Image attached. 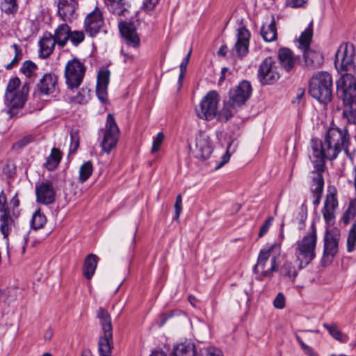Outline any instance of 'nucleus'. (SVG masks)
I'll return each instance as SVG.
<instances>
[{
  "label": "nucleus",
  "mask_w": 356,
  "mask_h": 356,
  "mask_svg": "<svg viewBox=\"0 0 356 356\" xmlns=\"http://www.w3.org/2000/svg\"><path fill=\"white\" fill-rule=\"evenodd\" d=\"M349 144L350 135L346 128L330 127L324 136L323 142L318 138L311 140L312 156L309 159L314 170L310 172V191L315 207L319 204L323 195L324 179L322 173L325 170V159L334 160L342 150L348 154Z\"/></svg>",
  "instance_id": "nucleus-1"
},
{
  "label": "nucleus",
  "mask_w": 356,
  "mask_h": 356,
  "mask_svg": "<svg viewBox=\"0 0 356 356\" xmlns=\"http://www.w3.org/2000/svg\"><path fill=\"white\" fill-rule=\"evenodd\" d=\"M333 79L326 71L315 73L309 81L308 92L311 97L323 104L332 99Z\"/></svg>",
  "instance_id": "nucleus-2"
},
{
  "label": "nucleus",
  "mask_w": 356,
  "mask_h": 356,
  "mask_svg": "<svg viewBox=\"0 0 356 356\" xmlns=\"http://www.w3.org/2000/svg\"><path fill=\"white\" fill-rule=\"evenodd\" d=\"M311 232L301 241L297 242L296 255L299 261V268L306 267L316 257V232L314 223L311 226Z\"/></svg>",
  "instance_id": "nucleus-3"
},
{
  "label": "nucleus",
  "mask_w": 356,
  "mask_h": 356,
  "mask_svg": "<svg viewBox=\"0 0 356 356\" xmlns=\"http://www.w3.org/2000/svg\"><path fill=\"white\" fill-rule=\"evenodd\" d=\"M341 238L340 232L337 229H325L324 236V247L321 264L323 266L330 264L339 251V242Z\"/></svg>",
  "instance_id": "nucleus-4"
},
{
  "label": "nucleus",
  "mask_w": 356,
  "mask_h": 356,
  "mask_svg": "<svg viewBox=\"0 0 356 356\" xmlns=\"http://www.w3.org/2000/svg\"><path fill=\"white\" fill-rule=\"evenodd\" d=\"M220 98L215 90L209 91L201 100L195 111L199 118L211 120L217 115L218 104Z\"/></svg>",
  "instance_id": "nucleus-5"
},
{
  "label": "nucleus",
  "mask_w": 356,
  "mask_h": 356,
  "mask_svg": "<svg viewBox=\"0 0 356 356\" xmlns=\"http://www.w3.org/2000/svg\"><path fill=\"white\" fill-rule=\"evenodd\" d=\"M243 19H238L237 23L239 25L236 29V41L231 50L234 56L242 58L249 52L250 40L251 33L243 24Z\"/></svg>",
  "instance_id": "nucleus-6"
},
{
  "label": "nucleus",
  "mask_w": 356,
  "mask_h": 356,
  "mask_svg": "<svg viewBox=\"0 0 356 356\" xmlns=\"http://www.w3.org/2000/svg\"><path fill=\"white\" fill-rule=\"evenodd\" d=\"M120 135V129L113 115L108 114L104 137L101 142L102 150L107 154L116 146Z\"/></svg>",
  "instance_id": "nucleus-7"
},
{
  "label": "nucleus",
  "mask_w": 356,
  "mask_h": 356,
  "mask_svg": "<svg viewBox=\"0 0 356 356\" xmlns=\"http://www.w3.org/2000/svg\"><path fill=\"white\" fill-rule=\"evenodd\" d=\"M252 92L251 83L247 80L241 81L238 86L229 92V100L232 107H242L250 98Z\"/></svg>",
  "instance_id": "nucleus-8"
},
{
  "label": "nucleus",
  "mask_w": 356,
  "mask_h": 356,
  "mask_svg": "<svg viewBox=\"0 0 356 356\" xmlns=\"http://www.w3.org/2000/svg\"><path fill=\"white\" fill-rule=\"evenodd\" d=\"M347 70L348 68H340L338 71L341 77L337 82V88L340 98L346 95L356 96V79L352 74L348 73Z\"/></svg>",
  "instance_id": "nucleus-9"
},
{
  "label": "nucleus",
  "mask_w": 356,
  "mask_h": 356,
  "mask_svg": "<svg viewBox=\"0 0 356 356\" xmlns=\"http://www.w3.org/2000/svg\"><path fill=\"white\" fill-rule=\"evenodd\" d=\"M276 246V243H274L270 245V247L268 250H261L259 252L257 262L256 265L253 268V271L254 273L258 274L261 273V275L264 277H269L270 276L271 273L274 271L277 270V258L276 257H273L271 260V266L269 269L265 270V265L266 263L268 261L270 253L272 250L274 249V248Z\"/></svg>",
  "instance_id": "nucleus-10"
},
{
  "label": "nucleus",
  "mask_w": 356,
  "mask_h": 356,
  "mask_svg": "<svg viewBox=\"0 0 356 356\" xmlns=\"http://www.w3.org/2000/svg\"><path fill=\"white\" fill-rule=\"evenodd\" d=\"M213 148L210 138L204 133L199 134L195 139V147L192 149L193 156L201 161L210 157Z\"/></svg>",
  "instance_id": "nucleus-11"
},
{
  "label": "nucleus",
  "mask_w": 356,
  "mask_h": 356,
  "mask_svg": "<svg viewBox=\"0 0 356 356\" xmlns=\"http://www.w3.org/2000/svg\"><path fill=\"white\" fill-rule=\"evenodd\" d=\"M104 24L102 11L97 6L84 19V29L90 37H95Z\"/></svg>",
  "instance_id": "nucleus-12"
},
{
  "label": "nucleus",
  "mask_w": 356,
  "mask_h": 356,
  "mask_svg": "<svg viewBox=\"0 0 356 356\" xmlns=\"http://www.w3.org/2000/svg\"><path fill=\"white\" fill-rule=\"evenodd\" d=\"M111 72L107 68H100L97 73L96 95L103 104L108 102V86L110 82Z\"/></svg>",
  "instance_id": "nucleus-13"
},
{
  "label": "nucleus",
  "mask_w": 356,
  "mask_h": 356,
  "mask_svg": "<svg viewBox=\"0 0 356 356\" xmlns=\"http://www.w3.org/2000/svg\"><path fill=\"white\" fill-rule=\"evenodd\" d=\"M78 0H58V13L63 21L71 22L76 19Z\"/></svg>",
  "instance_id": "nucleus-14"
},
{
  "label": "nucleus",
  "mask_w": 356,
  "mask_h": 356,
  "mask_svg": "<svg viewBox=\"0 0 356 356\" xmlns=\"http://www.w3.org/2000/svg\"><path fill=\"white\" fill-rule=\"evenodd\" d=\"M25 90H28L26 85L23 86L21 92H5V104L8 108V113H11L13 110L22 108L26 100Z\"/></svg>",
  "instance_id": "nucleus-15"
},
{
  "label": "nucleus",
  "mask_w": 356,
  "mask_h": 356,
  "mask_svg": "<svg viewBox=\"0 0 356 356\" xmlns=\"http://www.w3.org/2000/svg\"><path fill=\"white\" fill-rule=\"evenodd\" d=\"M37 202L43 204H52L55 200L56 192L50 182H42L35 188Z\"/></svg>",
  "instance_id": "nucleus-16"
},
{
  "label": "nucleus",
  "mask_w": 356,
  "mask_h": 356,
  "mask_svg": "<svg viewBox=\"0 0 356 356\" xmlns=\"http://www.w3.org/2000/svg\"><path fill=\"white\" fill-rule=\"evenodd\" d=\"M343 102L342 117L349 124L356 125V96L347 95L341 98Z\"/></svg>",
  "instance_id": "nucleus-17"
},
{
  "label": "nucleus",
  "mask_w": 356,
  "mask_h": 356,
  "mask_svg": "<svg viewBox=\"0 0 356 356\" xmlns=\"http://www.w3.org/2000/svg\"><path fill=\"white\" fill-rule=\"evenodd\" d=\"M86 68H65V78L67 88H78L83 81Z\"/></svg>",
  "instance_id": "nucleus-18"
},
{
  "label": "nucleus",
  "mask_w": 356,
  "mask_h": 356,
  "mask_svg": "<svg viewBox=\"0 0 356 356\" xmlns=\"http://www.w3.org/2000/svg\"><path fill=\"white\" fill-rule=\"evenodd\" d=\"M119 29L122 36L126 40L129 45L133 47H138L140 38L132 24L121 22L119 24Z\"/></svg>",
  "instance_id": "nucleus-19"
},
{
  "label": "nucleus",
  "mask_w": 356,
  "mask_h": 356,
  "mask_svg": "<svg viewBox=\"0 0 356 356\" xmlns=\"http://www.w3.org/2000/svg\"><path fill=\"white\" fill-rule=\"evenodd\" d=\"M56 44L57 42L53 37V34L48 31L44 32L39 40L40 56L42 58L49 56L54 51Z\"/></svg>",
  "instance_id": "nucleus-20"
},
{
  "label": "nucleus",
  "mask_w": 356,
  "mask_h": 356,
  "mask_svg": "<svg viewBox=\"0 0 356 356\" xmlns=\"http://www.w3.org/2000/svg\"><path fill=\"white\" fill-rule=\"evenodd\" d=\"M301 51L307 67H319L323 65L324 57L320 51L310 47Z\"/></svg>",
  "instance_id": "nucleus-21"
},
{
  "label": "nucleus",
  "mask_w": 356,
  "mask_h": 356,
  "mask_svg": "<svg viewBox=\"0 0 356 356\" xmlns=\"http://www.w3.org/2000/svg\"><path fill=\"white\" fill-rule=\"evenodd\" d=\"M57 84V76L53 74H45L37 85L42 95H49L54 92Z\"/></svg>",
  "instance_id": "nucleus-22"
},
{
  "label": "nucleus",
  "mask_w": 356,
  "mask_h": 356,
  "mask_svg": "<svg viewBox=\"0 0 356 356\" xmlns=\"http://www.w3.org/2000/svg\"><path fill=\"white\" fill-rule=\"evenodd\" d=\"M314 22L311 20L305 29L301 32L300 36L296 40L297 47L301 51L310 48L312 38L314 35Z\"/></svg>",
  "instance_id": "nucleus-23"
},
{
  "label": "nucleus",
  "mask_w": 356,
  "mask_h": 356,
  "mask_svg": "<svg viewBox=\"0 0 356 356\" xmlns=\"http://www.w3.org/2000/svg\"><path fill=\"white\" fill-rule=\"evenodd\" d=\"M70 32L71 28L67 23H62L56 28L53 37L56 42H57L58 46L63 48L67 44L70 36Z\"/></svg>",
  "instance_id": "nucleus-24"
},
{
  "label": "nucleus",
  "mask_w": 356,
  "mask_h": 356,
  "mask_svg": "<svg viewBox=\"0 0 356 356\" xmlns=\"http://www.w3.org/2000/svg\"><path fill=\"white\" fill-rule=\"evenodd\" d=\"M98 257L95 254H89L85 258L83 264V274L87 280H90L94 275L98 263Z\"/></svg>",
  "instance_id": "nucleus-25"
},
{
  "label": "nucleus",
  "mask_w": 356,
  "mask_h": 356,
  "mask_svg": "<svg viewBox=\"0 0 356 356\" xmlns=\"http://www.w3.org/2000/svg\"><path fill=\"white\" fill-rule=\"evenodd\" d=\"M276 70L277 68H259L258 76L261 84H273L277 81L280 75Z\"/></svg>",
  "instance_id": "nucleus-26"
},
{
  "label": "nucleus",
  "mask_w": 356,
  "mask_h": 356,
  "mask_svg": "<svg viewBox=\"0 0 356 356\" xmlns=\"http://www.w3.org/2000/svg\"><path fill=\"white\" fill-rule=\"evenodd\" d=\"M278 58L282 67H294L297 64L298 57L287 47H282L278 51Z\"/></svg>",
  "instance_id": "nucleus-27"
},
{
  "label": "nucleus",
  "mask_w": 356,
  "mask_h": 356,
  "mask_svg": "<svg viewBox=\"0 0 356 356\" xmlns=\"http://www.w3.org/2000/svg\"><path fill=\"white\" fill-rule=\"evenodd\" d=\"M113 348V334H103L99 339L98 351L99 356H111Z\"/></svg>",
  "instance_id": "nucleus-28"
},
{
  "label": "nucleus",
  "mask_w": 356,
  "mask_h": 356,
  "mask_svg": "<svg viewBox=\"0 0 356 356\" xmlns=\"http://www.w3.org/2000/svg\"><path fill=\"white\" fill-rule=\"evenodd\" d=\"M261 35L264 41L271 42L277 40V28L273 16L269 24H264L261 28Z\"/></svg>",
  "instance_id": "nucleus-29"
},
{
  "label": "nucleus",
  "mask_w": 356,
  "mask_h": 356,
  "mask_svg": "<svg viewBox=\"0 0 356 356\" xmlns=\"http://www.w3.org/2000/svg\"><path fill=\"white\" fill-rule=\"evenodd\" d=\"M97 315L104 334H113L111 317L108 312L103 307H100L97 310Z\"/></svg>",
  "instance_id": "nucleus-30"
},
{
  "label": "nucleus",
  "mask_w": 356,
  "mask_h": 356,
  "mask_svg": "<svg viewBox=\"0 0 356 356\" xmlns=\"http://www.w3.org/2000/svg\"><path fill=\"white\" fill-rule=\"evenodd\" d=\"M195 353L194 343L185 341L174 347L171 356H195Z\"/></svg>",
  "instance_id": "nucleus-31"
},
{
  "label": "nucleus",
  "mask_w": 356,
  "mask_h": 356,
  "mask_svg": "<svg viewBox=\"0 0 356 356\" xmlns=\"http://www.w3.org/2000/svg\"><path fill=\"white\" fill-rule=\"evenodd\" d=\"M238 108V107H232L229 99L224 101V106L219 112L217 111L216 118L221 122H226L232 118Z\"/></svg>",
  "instance_id": "nucleus-32"
},
{
  "label": "nucleus",
  "mask_w": 356,
  "mask_h": 356,
  "mask_svg": "<svg viewBox=\"0 0 356 356\" xmlns=\"http://www.w3.org/2000/svg\"><path fill=\"white\" fill-rule=\"evenodd\" d=\"M62 156V152L58 149L53 147L51 154L47 158L46 163H44L46 168L49 171L54 170L59 165Z\"/></svg>",
  "instance_id": "nucleus-33"
},
{
  "label": "nucleus",
  "mask_w": 356,
  "mask_h": 356,
  "mask_svg": "<svg viewBox=\"0 0 356 356\" xmlns=\"http://www.w3.org/2000/svg\"><path fill=\"white\" fill-rule=\"evenodd\" d=\"M323 327L326 329L329 334L337 341L341 343H345L348 341V337L339 330L336 323L328 324L325 323L323 324Z\"/></svg>",
  "instance_id": "nucleus-34"
},
{
  "label": "nucleus",
  "mask_w": 356,
  "mask_h": 356,
  "mask_svg": "<svg viewBox=\"0 0 356 356\" xmlns=\"http://www.w3.org/2000/svg\"><path fill=\"white\" fill-rule=\"evenodd\" d=\"M90 97V90L88 88H81L75 95L69 97L70 103L85 104Z\"/></svg>",
  "instance_id": "nucleus-35"
},
{
  "label": "nucleus",
  "mask_w": 356,
  "mask_h": 356,
  "mask_svg": "<svg viewBox=\"0 0 356 356\" xmlns=\"http://www.w3.org/2000/svg\"><path fill=\"white\" fill-rule=\"evenodd\" d=\"M97 65V61L96 58L93 55L90 54L86 56L83 61L79 60L76 58L68 60L65 67H86V65H90L92 67Z\"/></svg>",
  "instance_id": "nucleus-36"
},
{
  "label": "nucleus",
  "mask_w": 356,
  "mask_h": 356,
  "mask_svg": "<svg viewBox=\"0 0 356 356\" xmlns=\"http://www.w3.org/2000/svg\"><path fill=\"white\" fill-rule=\"evenodd\" d=\"M0 8L6 15L15 16L19 10L17 0H1Z\"/></svg>",
  "instance_id": "nucleus-37"
},
{
  "label": "nucleus",
  "mask_w": 356,
  "mask_h": 356,
  "mask_svg": "<svg viewBox=\"0 0 356 356\" xmlns=\"http://www.w3.org/2000/svg\"><path fill=\"white\" fill-rule=\"evenodd\" d=\"M93 166L90 161L83 163L79 168V181L82 184L84 183L91 176Z\"/></svg>",
  "instance_id": "nucleus-38"
},
{
  "label": "nucleus",
  "mask_w": 356,
  "mask_h": 356,
  "mask_svg": "<svg viewBox=\"0 0 356 356\" xmlns=\"http://www.w3.org/2000/svg\"><path fill=\"white\" fill-rule=\"evenodd\" d=\"M108 9L113 14L120 15L124 10L123 0H104Z\"/></svg>",
  "instance_id": "nucleus-39"
},
{
  "label": "nucleus",
  "mask_w": 356,
  "mask_h": 356,
  "mask_svg": "<svg viewBox=\"0 0 356 356\" xmlns=\"http://www.w3.org/2000/svg\"><path fill=\"white\" fill-rule=\"evenodd\" d=\"M356 250V220L353 223L347 238V251L352 252Z\"/></svg>",
  "instance_id": "nucleus-40"
},
{
  "label": "nucleus",
  "mask_w": 356,
  "mask_h": 356,
  "mask_svg": "<svg viewBox=\"0 0 356 356\" xmlns=\"http://www.w3.org/2000/svg\"><path fill=\"white\" fill-rule=\"evenodd\" d=\"M11 47L14 50L15 56L11 61L8 63L6 67H13L18 65L24 57L23 49L20 45L14 43L11 45Z\"/></svg>",
  "instance_id": "nucleus-41"
},
{
  "label": "nucleus",
  "mask_w": 356,
  "mask_h": 356,
  "mask_svg": "<svg viewBox=\"0 0 356 356\" xmlns=\"http://www.w3.org/2000/svg\"><path fill=\"white\" fill-rule=\"evenodd\" d=\"M46 222V216L40 210H38L33 215L31 224L33 229H38L42 228Z\"/></svg>",
  "instance_id": "nucleus-42"
},
{
  "label": "nucleus",
  "mask_w": 356,
  "mask_h": 356,
  "mask_svg": "<svg viewBox=\"0 0 356 356\" xmlns=\"http://www.w3.org/2000/svg\"><path fill=\"white\" fill-rule=\"evenodd\" d=\"M356 217V204L354 202H350L348 208L345 211L341 218L343 222L348 225L351 220Z\"/></svg>",
  "instance_id": "nucleus-43"
},
{
  "label": "nucleus",
  "mask_w": 356,
  "mask_h": 356,
  "mask_svg": "<svg viewBox=\"0 0 356 356\" xmlns=\"http://www.w3.org/2000/svg\"><path fill=\"white\" fill-rule=\"evenodd\" d=\"M0 232L3 236V238L5 239H7L11 230V224L13 222V219L11 217H0Z\"/></svg>",
  "instance_id": "nucleus-44"
},
{
  "label": "nucleus",
  "mask_w": 356,
  "mask_h": 356,
  "mask_svg": "<svg viewBox=\"0 0 356 356\" xmlns=\"http://www.w3.org/2000/svg\"><path fill=\"white\" fill-rule=\"evenodd\" d=\"M84 39L85 34L83 31L71 30L69 40L71 42L73 46H79L81 42H83Z\"/></svg>",
  "instance_id": "nucleus-45"
},
{
  "label": "nucleus",
  "mask_w": 356,
  "mask_h": 356,
  "mask_svg": "<svg viewBox=\"0 0 356 356\" xmlns=\"http://www.w3.org/2000/svg\"><path fill=\"white\" fill-rule=\"evenodd\" d=\"M338 206V201L334 193L327 194L323 209L334 211Z\"/></svg>",
  "instance_id": "nucleus-46"
},
{
  "label": "nucleus",
  "mask_w": 356,
  "mask_h": 356,
  "mask_svg": "<svg viewBox=\"0 0 356 356\" xmlns=\"http://www.w3.org/2000/svg\"><path fill=\"white\" fill-rule=\"evenodd\" d=\"M282 274L288 277H295L297 273L291 262L286 261L281 267Z\"/></svg>",
  "instance_id": "nucleus-47"
},
{
  "label": "nucleus",
  "mask_w": 356,
  "mask_h": 356,
  "mask_svg": "<svg viewBox=\"0 0 356 356\" xmlns=\"http://www.w3.org/2000/svg\"><path fill=\"white\" fill-rule=\"evenodd\" d=\"M307 218V206L302 204L300 207V211L297 217L298 221V229H303L305 228V223Z\"/></svg>",
  "instance_id": "nucleus-48"
},
{
  "label": "nucleus",
  "mask_w": 356,
  "mask_h": 356,
  "mask_svg": "<svg viewBox=\"0 0 356 356\" xmlns=\"http://www.w3.org/2000/svg\"><path fill=\"white\" fill-rule=\"evenodd\" d=\"M334 212V211L327 209L322 210L323 216L326 223V229H330V227L334 225L335 222V216Z\"/></svg>",
  "instance_id": "nucleus-49"
},
{
  "label": "nucleus",
  "mask_w": 356,
  "mask_h": 356,
  "mask_svg": "<svg viewBox=\"0 0 356 356\" xmlns=\"http://www.w3.org/2000/svg\"><path fill=\"white\" fill-rule=\"evenodd\" d=\"M20 85V80L17 77H15L10 79L6 90V92H21V90L19 89Z\"/></svg>",
  "instance_id": "nucleus-50"
},
{
  "label": "nucleus",
  "mask_w": 356,
  "mask_h": 356,
  "mask_svg": "<svg viewBox=\"0 0 356 356\" xmlns=\"http://www.w3.org/2000/svg\"><path fill=\"white\" fill-rule=\"evenodd\" d=\"M70 152L75 153L79 147V137L78 132L72 131L70 132Z\"/></svg>",
  "instance_id": "nucleus-51"
},
{
  "label": "nucleus",
  "mask_w": 356,
  "mask_h": 356,
  "mask_svg": "<svg viewBox=\"0 0 356 356\" xmlns=\"http://www.w3.org/2000/svg\"><path fill=\"white\" fill-rule=\"evenodd\" d=\"M159 3V0H143L141 9L147 13L151 12L155 9Z\"/></svg>",
  "instance_id": "nucleus-52"
},
{
  "label": "nucleus",
  "mask_w": 356,
  "mask_h": 356,
  "mask_svg": "<svg viewBox=\"0 0 356 356\" xmlns=\"http://www.w3.org/2000/svg\"><path fill=\"white\" fill-rule=\"evenodd\" d=\"M164 134L163 132H159L156 136V138L153 140L152 152L155 153L160 149V147L164 140Z\"/></svg>",
  "instance_id": "nucleus-53"
},
{
  "label": "nucleus",
  "mask_w": 356,
  "mask_h": 356,
  "mask_svg": "<svg viewBox=\"0 0 356 356\" xmlns=\"http://www.w3.org/2000/svg\"><path fill=\"white\" fill-rule=\"evenodd\" d=\"M175 216L173 220H178L180 214L182 211V197L181 194H179L176 197L175 203Z\"/></svg>",
  "instance_id": "nucleus-54"
},
{
  "label": "nucleus",
  "mask_w": 356,
  "mask_h": 356,
  "mask_svg": "<svg viewBox=\"0 0 356 356\" xmlns=\"http://www.w3.org/2000/svg\"><path fill=\"white\" fill-rule=\"evenodd\" d=\"M33 140H34V137L32 135L26 136L23 137L22 138H21L20 140H19L18 141H17L14 145V147H15V148L24 147L28 145L29 144H30L31 143H32L33 141Z\"/></svg>",
  "instance_id": "nucleus-55"
},
{
  "label": "nucleus",
  "mask_w": 356,
  "mask_h": 356,
  "mask_svg": "<svg viewBox=\"0 0 356 356\" xmlns=\"http://www.w3.org/2000/svg\"><path fill=\"white\" fill-rule=\"evenodd\" d=\"M273 221V217L270 216L268 217L264 222V223L262 225V226L260 227L259 232V237L261 238L263 236H264L268 231L270 227L272 225V222Z\"/></svg>",
  "instance_id": "nucleus-56"
},
{
  "label": "nucleus",
  "mask_w": 356,
  "mask_h": 356,
  "mask_svg": "<svg viewBox=\"0 0 356 356\" xmlns=\"http://www.w3.org/2000/svg\"><path fill=\"white\" fill-rule=\"evenodd\" d=\"M273 305L277 309H283L285 307V297L282 293H279L273 300Z\"/></svg>",
  "instance_id": "nucleus-57"
},
{
  "label": "nucleus",
  "mask_w": 356,
  "mask_h": 356,
  "mask_svg": "<svg viewBox=\"0 0 356 356\" xmlns=\"http://www.w3.org/2000/svg\"><path fill=\"white\" fill-rule=\"evenodd\" d=\"M307 1V0H286L285 5L292 8H301L305 6Z\"/></svg>",
  "instance_id": "nucleus-58"
},
{
  "label": "nucleus",
  "mask_w": 356,
  "mask_h": 356,
  "mask_svg": "<svg viewBox=\"0 0 356 356\" xmlns=\"http://www.w3.org/2000/svg\"><path fill=\"white\" fill-rule=\"evenodd\" d=\"M202 356H222L221 352L220 350L216 349L213 347H210L208 348H204L202 350Z\"/></svg>",
  "instance_id": "nucleus-59"
},
{
  "label": "nucleus",
  "mask_w": 356,
  "mask_h": 356,
  "mask_svg": "<svg viewBox=\"0 0 356 356\" xmlns=\"http://www.w3.org/2000/svg\"><path fill=\"white\" fill-rule=\"evenodd\" d=\"M0 212L1 213L0 217H11L10 214V210L6 204V199L4 200L3 202H2L1 200L0 199Z\"/></svg>",
  "instance_id": "nucleus-60"
},
{
  "label": "nucleus",
  "mask_w": 356,
  "mask_h": 356,
  "mask_svg": "<svg viewBox=\"0 0 356 356\" xmlns=\"http://www.w3.org/2000/svg\"><path fill=\"white\" fill-rule=\"evenodd\" d=\"M231 145L232 144H229V145L227 147L226 153L222 157V161L216 166L217 169L221 168L222 165H224L229 161L230 159V154L229 153V152L230 150Z\"/></svg>",
  "instance_id": "nucleus-61"
},
{
  "label": "nucleus",
  "mask_w": 356,
  "mask_h": 356,
  "mask_svg": "<svg viewBox=\"0 0 356 356\" xmlns=\"http://www.w3.org/2000/svg\"><path fill=\"white\" fill-rule=\"evenodd\" d=\"M275 63V58L271 56H268L263 60L259 67H273Z\"/></svg>",
  "instance_id": "nucleus-62"
},
{
  "label": "nucleus",
  "mask_w": 356,
  "mask_h": 356,
  "mask_svg": "<svg viewBox=\"0 0 356 356\" xmlns=\"http://www.w3.org/2000/svg\"><path fill=\"white\" fill-rule=\"evenodd\" d=\"M229 51L228 47L226 44H222L219 48L217 54L218 56L225 57Z\"/></svg>",
  "instance_id": "nucleus-63"
},
{
  "label": "nucleus",
  "mask_w": 356,
  "mask_h": 356,
  "mask_svg": "<svg viewBox=\"0 0 356 356\" xmlns=\"http://www.w3.org/2000/svg\"><path fill=\"white\" fill-rule=\"evenodd\" d=\"M149 356H167V355L161 349H156L153 350Z\"/></svg>",
  "instance_id": "nucleus-64"
}]
</instances>
